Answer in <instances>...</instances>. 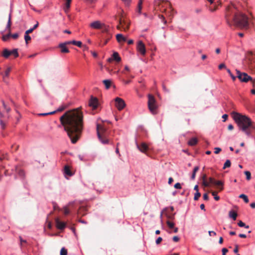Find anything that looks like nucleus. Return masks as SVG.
<instances>
[{
    "instance_id": "nucleus-61",
    "label": "nucleus",
    "mask_w": 255,
    "mask_h": 255,
    "mask_svg": "<svg viewBox=\"0 0 255 255\" xmlns=\"http://www.w3.org/2000/svg\"><path fill=\"white\" fill-rule=\"evenodd\" d=\"M228 129L229 130H232L234 129V126L230 124L228 126Z\"/></svg>"
},
{
    "instance_id": "nucleus-50",
    "label": "nucleus",
    "mask_w": 255,
    "mask_h": 255,
    "mask_svg": "<svg viewBox=\"0 0 255 255\" xmlns=\"http://www.w3.org/2000/svg\"><path fill=\"white\" fill-rule=\"evenodd\" d=\"M71 1L72 0H66L65 5L67 6V7H70Z\"/></svg>"
},
{
    "instance_id": "nucleus-46",
    "label": "nucleus",
    "mask_w": 255,
    "mask_h": 255,
    "mask_svg": "<svg viewBox=\"0 0 255 255\" xmlns=\"http://www.w3.org/2000/svg\"><path fill=\"white\" fill-rule=\"evenodd\" d=\"M63 210L65 215H67L69 213V210L67 207H65L63 209Z\"/></svg>"
},
{
    "instance_id": "nucleus-29",
    "label": "nucleus",
    "mask_w": 255,
    "mask_h": 255,
    "mask_svg": "<svg viewBox=\"0 0 255 255\" xmlns=\"http://www.w3.org/2000/svg\"><path fill=\"white\" fill-rule=\"evenodd\" d=\"M11 25V14H9V17H8V20L7 24L6 25V28L8 29V31H9V30H10Z\"/></svg>"
},
{
    "instance_id": "nucleus-18",
    "label": "nucleus",
    "mask_w": 255,
    "mask_h": 255,
    "mask_svg": "<svg viewBox=\"0 0 255 255\" xmlns=\"http://www.w3.org/2000/svg\"><path fill=\"white\" fill-rule=\"evenodd\" d=\"M59 47L60 48L61 52L62 53H67L69 52V50H68L66 46L65 45V44L60 43L59 45Z\"/></svg>"
},
{
    "instance_id": "nucleus-3",
    "label": "nucleus",
    "mask_w": 255,
    "mask_h": 255,
    "mask_svg": "<svg viewBox=\"0 0 255 255\" xmlns=\"http://www.w3.org/2000/svg\"><path fill=\"white\" fill-rule=\"evenodd\" d=\"M232 115L239 129L244 132L248 136H251L253 132L255 130V124L245 115L236 112H233Z\"/></svg>"
},
{
    "instance_id": "nucleus-40",
    "label": "nucleus",
    "mask_w": 255,
    "mask_h": 255,
    "mask_svg": "<svg viewBox=\"0 0 255 255\" xmlns=\"http://www.w3.org/2000/svg\"><path fill=\"white\" fill-rule=\"evenodd\" d=\"M60 255H67V251L64 248H62L60 251Z\"/></svg>"
},
{
    "instance_id": "nucleus-27",
    "label": "nucleus",
    "mask_w": 255,
    "mask_h": 255,
    "mask_svg": "<svg viewBox=\"0 0 255 255\" xmlns=\"http://www.w3.org/2000/svg\"><path fill=\"white\" fill-rule=\"evenodd\" d=\"M239 198L243 199L244 200V201H245V202L246 203H248L249 202V200L248 199V196L247 195H246L245 194H241L239 196Z\"/></svg>"
},
{
    "instance_id": "nucleus-42",
    "label": "nucleus",
    "mask_w": 255,
    "mask_h": 255,
    "mask_svg": "<svg viewBox=\"0 0 255 255\" xmlns=\"http://www.w3.org/2000/svg\"><path fill=\"white\" fill-rule=\"evenodd\" d=\"M10 70H11L10 68H9V67L7 68L6 69V70L5 71L4 76H5V77L8 76L9 73L10 72Z\"/></svg>"
},
{
    "instance_id": "nucleus-23",
    "label": "nucleus",
    "mask_w": 255,
    "mask_h": 255,
    "mask_svg": "<svg viewBox=\"0 0 255 255\" xmlns=\"http://www.w3.org/2000/svg\"><path fill=\"white\" fill-rule=\"evenodd\" d=\"M229 217L234 220H236L238 216L237 213L233 210H231L229 212Z\"/></svg>"
},
{
    "instance_id": "nucleus-8",
    "label": "nucleus",
    "mask_w": 255,
    "mask_h": 255,
    "mask_svg": "<svg viewBox=\"0 0 255 255\" xmlns=\"http://www.w3.org/2000/svg\"><path fill=\"white\" fill-rule=\"evenodd\" d=\"M90 26L94 29H102L103 32H106L108 31V29L106 25L98 20L91 23Z\"/></svg>"
},
{
    "instance_id": "nucleus-14",
    "label": "nucleus",
    "mask_w": 255,
    "mask_h": 255,
    "mask_svg": "<svg viewBox=\"0 0 255 255\" xmlns=\"http://www.w3.org/2000/svg\"><path fill=\"white\" fill-rule=\"evenodd\" d=\"M137 147L141 152L143 153H145L148 149L147 145L144 142H142L139 144H137Z\"/></svg>"
},
{
    "instance_id": "nucleus-16",
    "label": "nucleus",
    "mask_w": 255,
    "mask_h": 255,
    "mask_svg": "<svg viewBox=\"0 0 255 255\" xmlns=\"http://www.w3.org/2000/svg\"><path fill=\"white\" fill-rule=\"evenodd\" d=\"M15 172L20 177L24 178L25 177V173L23 169L19 167H15Z\"/></svg>"
},
{
    "instance_id": "nucleus-39",
    "label": "nucleus",
    "mask_w": 255,
    "mask_h": 255,
    "mask_svg": "<svg viewBox=\"0 0 255 255\" xmlns=\"http://www.w3.org/2000/svg\"><path fill=\"white\" fill-rule=\"evenodd\" d=\"M227 71L229 74L230 76L231 77L232 80L233 81H235V80L236 79V77H235V76L233 75V74L232 73L231 70L229 69H227Z\"/></svg>"
},
{
    "instance_id": "nucleus-51",
    "label": "nucleus",
    "mask_w": 255,
    "mask_h": 255,
    "mask_svg": "<svg viewBox=\"0 0 255 255\" xmlns=\"http://www.w3.org/2000/svg\"><path fill=\"white\" fill-rule=\"evenodd\" d=\"M174 188L176 189H181V185L180 183H176L174 186Z\"/></svg>"
},
{
    "instance_id": "nucleus-21",
    "label": "nucleus",
    "mask_w": 255,
    "mask_h": 255,
    "mask_svg": "<svg viewBox=\"0 0 255 255\" xmlns=\"http://www.w3.org/2000/svg\"><path fill=\"white\" fill-rule=\"evenodd\" d=\"M198 142V139L196 137H193L191 138L188 142V145L190 146H194Z\"/></svg>"
},
{
    "instance_id": "nucleus-45",
    "label": "nucleus",
    "mask_w": 255,
    "mask_h": 255,
    "mask_svg": "<svg viewBox=\"0 0 255 255\" xmlns=\"http://www.w3.org/2000/svg\"><path fill=\"white\" fill-rule=\"evenodd\" d=\"M238 251H239V246L238 245H235V249L234 250V252L235 254H237V255H240V254H238Z\"/></svg>"
},
{
    "instance_id": "nucleus-2",
    "label": "nucleus",
    "mask_w": 255,
    "mask_h": 255,
    "mask_svg": "<svg viewBox=\"0 0 255 255\" xmlns=\"http://www.w3.org/2000/svg\"><path fill=\"white\" fill-rule=\"evenodd\" d=\"M236 7L234 5L228 6L226 8V18L229 25L232 21L236 26L241 28H247L249 25L248 18L239 11H235Z\"/></svg>"
},
{
    "instance_id": "nucleus-13",
    "label": "nucleus",
    "mask_w": 255,
    "mask_h": 255,
    "mask_svg": "<svg viewBox=\"0 0 255 255\" xmlns=\"http://www.w3.org/2000/svg\"><path fill=\"white\" fill-rule=\"evenodd\" d=\"M109 62H111L113 60H115L117 62H120L121 61V58L119 56V54L118 52H115L113 54L112 57L108 59Z\"/></svg>"
},
{
    "instance_id": "nucleus-33",
    "label": "nucleus",
    "mask_w": 255,
    "mask_h": 255,
    "mask_svg": "<svg viewBox=\"0 0 255 255\" xmlns=\"http://www.w3.org/2000/svg\"><path fill=\"white\" fill-rule=\"evenodd\" d=\"M11 33H10V30H9V31H8V33L6 35H3L2 38L3 41H6L10 36Z\"/></svg>"
},
{
    "instance_id": "nucleus-7",
    "label": "nucleus",
    "mask_w": 255,
    "mask_h": 255,
    "mask_svg": "<svg viewBox=\"0 0 255 255\" xmlns=\"http://www.w3.org/2000/svg\"><path fill=\"white\" fill-rule=\"evenodd\" d=\"M237 77L242 82L247 83L249 81H252V78L246 73L241 72L239 70H236Z\"/></svg>"
},
{
    "instance_id": "nucleus-4",
    "label": "nucleus",
    "mask_w": 255,
    "mask_h": 255,
    "mask_svg": "<svg viewBox=\"0 0 255 255\" xmlns=\"http://www.w3.org/2000/svg\"><path fill=\"white\" fill-rule=\"evenodd\" d=\"M101 122L104 123L102 120ZM97 132L98 138L103 144H106L109 143L110 139L108 137L107 128L105 126L104 123H100L99 120L97 125Z\"/></svg>"
},
{
    "instance_id": "nucleus-44",
    "label": "nucleus",
    "mask_w": 255,
    "mask_h": 255,
    "mask_svg": "<svg viewBox=\"0 0 255 255\" xmlns=\"http://www.w3.org/2000/svg\"><path fill=\"white\" fill-rule=\"evenodd\" d=\"M221 151V148L220 147H215L214 148V153L215 154H218Z\"/></svg>"
},
{
    "instance_id": "nucleus-25",
    "label": "nucleus",
    "mask_w": 255,
    "mask_h": 255,
    "mask_svg": "<svg viewBox=\"0 0 255 255\" xmlns=\"http://www.w3.org/2000/svg\"><path fill=\"white\" fill-rule=\"evenodd\" d=\"M103 83L104 84L107 89H109L111 87V81L110 80H104L103 81Z\"/></svg>"
},
{
    "instance_id": "nucleus-19",
    "label": "nucleus",
    "mask_w": 255,
    "mask_h": 255,
    "mask_svg": "<svg viewBox=\"0 0 255 255\" xmlns=\"http://www.w3.org/2000/svg\"><path fill=\"white\" fill-rule=\"evenodd\" d=\"M64 172L66 175L69 176H71L73 174L70 170V167L68 165H65L64 166Z\"/></svg>"
},
{
    "instance_id": "nucleus-36",
    "label": "nucleus",
    "mask_w": 255,
    "mask_h": 255,
    "mask_svg": "<svg viewBox=\"0 0 255 255\" xmlns=\"http://www.w3.org/2000/svg\"><path fill=\"white\" fill-rule=\"evenodd\" d=\"M166 224H167L168 227H169V228H170V229L174 228V223L171 222L169 221H167L166 222Z\"/></svg>"
},
{
    "instance_id": "nucleus-62",
    "label": "nucleus",
    "mask_w": 255,
    "mask_h": 255,
    "mask_svg": "<svg viewBox=\"0 0 255 255\" xmlns=\"http://www.w3.org/2000/svg\"><path fill=\"white\" fill-rule=\"evenodd\" d=\"M65 107L64 106L58 108L57 110V112H61L63 111L65 109Z\"/></svg>"
},
{
    "instance_id": "nucleus-20",
    "label": "nucleus",
    "mask_w": 255,
    "mask_h": 255,
    "mask_svg": "<svg viewBox=\"0 0 255 255\" xmlns=\"http://www.w3.org/2000/svg\"><path fill=\"white\" fill-rule=\"evenodd\" d=\"M1 55L5 58H8L10 55V51L6 48H4L1 53Z\"/></svg>"
},
{
    "instance_id": "nucleus-49",
    "label": "nucleus",
    "mask_w": 255,
    "mask_h": 255,
    "mask_svg": "<svg viewBox=\"0 0 255 255\" xmlns=\"http://www.w3.org/2000/svg\"><path fill=\"white\" fill-rule=\"evenodd\" d=\"M210 184L211 183H210L209 181L208 182L207 181V180L203 181V185L205 187H208Z\"/></svg>"
},
{
    "instance_id": "nucleus-26",
    "label": "nucleus",
    "mask_w": 255,
    "mask_h": 255,
    "mask_svg": "<svg viewBox=\"0 0 255 255\" xmlns=\"http://www.w3.org/2000/svg\"><path fill=\"white\" fill-rule=\"evenodd\" d=\"M10 55H13L14 58L18 57L19 54L17 49H13L12 50L10 51Z\"/></svg>"
},
{
    "instance_id": "nucleus-47",
    "label": "nucleus",
    "mask_w": 255,
    "mask_h": 255,
    "mask_svg": "<svg viewBox=\"0 0 255 255\" xmlns=\"http://www.w3.org/2000/svg\"><path fill=\"white\" fill-rule=\"evenodd\" d=\"M162 238L161 237H158L156 241H155V243L157 245H159V244H160V243L162 242Z\"/></svg>"
},
{
    "instance_id": "nucleus-31",
    "label": "nucleus",
    "mask_w": 255,
    "mask_h": 255,
    "mask_svg": "<svg viewBox=\"0 0 255 255\" xmlns=\"http://www.w3.org/2000/svg\"><path fill=\"white\" fill-rule=\"evenodd\" d=\"M238 225L240 227H245V228L248 229L249 228V226L246 225V224L243 223L242 221H239L238 223Z\"/></svg>"
},
{
    "instance_id": "nucleus-1",
    "label": "nucleus",
    "mask_w": 255,
    "mask_h": 255,
    "mask_svg": "<svg viewBox=\"0 0 255 255\" xmlns=\"http://www.w3.org/2000/svg\"><path fill=\"white\" fill-rule=\"evenodd\" d=\"M83 118L82 113L79 109H76L66 112L60 118L73 143H75L80 137L83 127Z\"/></svg>"
},
{
    "instance_id": "nucleus-9",
    "label": "nucleus",
    "mask_w": 255,
    "mask_h": 255,
    "mask_svg": "<svg viewBox=\"0 0 255 255\" xmlns=\"http://www.w3.org/2000/svg\"><path fill=\"white\" fill-rule=\"evenodd\" d=\"M115 106L119 111H121L126 106V104L122 99L117 97L115 99Z\"/></svg>"
},
{
    "instance_id": "nucleus-59",
    "label": "nucleus",
    "mask_w": 255,
    "mask_h": 255,
    "mask_svg": "<svg viewBox=\"0 0 255 255\" xmlns=\"http://www.w3.org/2000/svg\"><path fill=\"white\" fill-rule=\"evenodd\" d=\"M208 233H209V236H211L212 235H213V236L216 235V233L214 231H209L208 232Z\"/></svg>"
},
{
    "instance_id": "nucleus-10",
    "label": "nucleus",
    "mask_w": 255,
    "mask_h": 255,
    "mask_svg": "<svg viewBox=\"0 0 255 255\" xmlns=\"http://www.w3.org/2000/svg\"><path fill=\"white\" fill-rule=\"evenodd\" d=\"M209 182L211 184H213L219 188V191H221L223 190L224 183L221 181H216L214 178L210 177L209 178Z\"/></svg>"
},
{
    "instance_id": "nucleus-12",
    "label": "nucleus",
    "mask_w": 255,
    "mask_h": 255,
    "mask_svg": "<svg viewBox=\"0 0 255 255\" xmlns=\"http://www.w3.org/2000/svg\"><path fill=\"white\" fill-rule=\"evenodd\" d=\"M89 106L92 107L93 109H96L98 106V101L97 98L91 96L89 102Z\"/></svg>"
},
{
    "instance_id": "nucleus-37",
    "label": "nucleus",
    "mask_w": 255,
    "mask_h": 255,
    "mask_svg": "<svg viewBox=\"0 0 255 255\" xmlns=\"http://www.w3.org/2000/svg\"><path fill=\"white\" fill-rule=\"evenodd\" d=\"M245 174L246 175V178L248 180H249L251 178V174L250 171H246Z\"/></svg>"
},
{
    "instance_id": "nucleus-24",
    "label": "nucleus",
    "mask_w": 255,
    "mask_h": 255,
    "mask_svg": "<svg viewBox=\"0 0 255 255\" xmlns=\"http://www.w3.org/2000/svg\"><path fill=\"white\" fill-rule=\"evenodd\" d=\"M86 208L85 207H81L78 211V214L82 216L86 214Z\"/></svg>"
},
{
    "instance_id": "nucleus-6",
    "label": "nucleus",
    "mask_w": 255,
    "mask_h": 255,
    "mask_svg": "<svg viewBox=\"0 0 255 255\" xmlns=\"http://www.w3.org/2000/svg\"><path fill=\"white\" fill-rule=\"evenodd\" d=\"M148 107L150 112L153 115L157 114V106L155 98L151 95L148 96Z\"/></svg>"
},
{
    "instance_id": "nucleus-15",
    "label": "nucleus",
    "mask_w": 255,
    "mask_h": 255,
    "mask_svg": "<svg viewBox=\"0 0 255 255\" xmlns=\"http://www.w3.org/2000/svg\"><path fill=\"white\" fill-rule=\"evenodd\" d=\"M55 223L56 227L58 229L62 230L65 227V223L61 222L58 218H56L55 220Z\"/></svg>"
},
{
    "instance_id": "nucleus-30",
    "label": "nucleus",
    "mask_w": 255,
    "mask_h": 255,
    "mask_svg": "<svg viewBox=\"0 0 255 255\" xmlns=\"http://www.w3.org/2000/svg\"><path fill=\"white\" fill-rule=\"evenodd\" d=\"M211 193L215 200L218 201L220 199V197L217 195L218 193L217 191H211Z\"/></svg>"
},
{
    "instance_id": "nucleus-11",
    "label": "nucleus",
    "mask_w": 255,
    "mask_h": 255,
    "mask_svg": "<svg viewBox=\"0 0 255 255\" xmlns=\"http://www.w3.org/2000/svg\"><path fill=\"white\" fill-rule=\"evenodd\" d=\"M137 50L143 56H144L146 53V49L145 45L141 41L138 42L137 47Z\"/></svg>"
},
{
    "instance_id": "nucleus-60",
    "label": "nucleus",
    "mask_w": 255,
    "mask_h": 255,
    "mask_svg": "<svg viewBox=\"0 0 255 255\" xmlns=\"http://www.w3.org/2000/svg\"><path fill=\"white\" fill-rule=\"evenodd\" d=\"M203 199L205 200H208V199H209V197H208V195L207 193H205L204 195H203Z\"/></svg>"
},
{
    "instance_id": "nucleus-58",
    "label": "nucleus",
    "mask_w": 255,
    "mask_h": 255,
    "mask_svg": "<svg viewBox=\"0 0 255 255\" xmlns=\"http://www.w3.org/2000/svg\"><path fill=\"white\" fill-rule=\"evenodd\" d=\"M222 252L223 255H226V254L228 252V250L226 248H223L222 250Z\"/></svg>"
},
{
    "instance_id": "nucleus-41",
    "label": "nucleus",
    "mask_w": 255,
    "mask_h": 255,
    "mask_svg": "<svg viewBox=\"0 0 255 255\" xmlns=\"http://www.w3.org/2000/svg\"><path fill=\"white\" fill-rule=\"evenodd\" d=\"M201 196V194L199 192H196L195 193L194 199V200H198Z\"/></svg>"
},
{
    "instance_id": "nucleus-63",
    "label": "nucleus",
    "mask_w": 255,
    "mask_h": 255,
    "mask_svg": "<svg viewBox=\"0 0 255 255\" xmlns=\"http://www.w3.org/2000/svg\"><path fill=\"white\" fill-rule=\"evenodd\" d=\"M239 236L241 238H247V236L244 234H240L239 235Z\"/></svg>"
},
{
    "instance_id": "nucleus-5",
    "label": "nucleus",
    "mask_w": 255,
    "mask_h": 255,
    "mask_svg": "<svg viewBox=\"0 0 255 255\" xmlns=\"http://www.w3.org/2000/svg\"><path fill=\"white\" fill-rule=\"evenodd\" d=\"M130 24L129 20L121 14L119 19V24L117 26V28L124 31H127L129 28Z\"/></svg>"
},
{
    "instance_id": "nucleus-52",
    "label": "nucleus",
    "mask_w": 255,
    "mask_h": 255,
    "mask_svg": "<svg viewBox=\"0 0 255 255\" xmlns=\"http://www.w3.org/2000/svg\"><path fill=\"white\" fill-rule=\"evenodd\" d=\"M180 239L178 236H174L173 237V241L175 242H178Z\"/></svg>"
},
{
    "instance_id": "nucleus-64",
    "label": "nucleus",
    "mask_w": 255,
    "mask_h": 255,
    "mask_svg": "<svg viewBox=\"0 0 255 255\" xmlns=\"http://www.w3.org/2000/svg\"><path fill=\"white\" fill-rule=\"evenodd\" d=\"M199 169V167L198 166H196L194 167L193 169V172L194 173H196Z\"/></svg>"
},
{
    "instance_id": "nucleus-43",
    "label": "nucleus",
    "mask_w": 255,
    "mask_h": 255,
    "mask_svg": "<svg viewBox=\"0 0 255 255\" xmlns=\"http://www.w3.org/2000/svg\"><path fill=\"white\" fill-rule=\"evenodd\" d=\"M0 125L2 129L5 128V126H6L5 124L3 122V121L1 119H0Z\"/></svg>"
},
{
    "instance_id": "nucleus-54",
    "label": "nucleus",
    "mask_w": 255,
    "mask_h": 255,
    "mask_svg": "<svg viewBox=\"0 0 255 255\" xmlns=\"http://www.w3.org/2000/svg\"><path fill=\"white\" fill-rule=\"evenodd\" d=\"M218 68L220 70H221L223 68H226V65H225V64L224 63H222L221 64H220L218 66Z\"/></svg>"
},
{
    "instance_id": "nucleus-55",
    "label": "nucleus",
    "mask_w": 255,
    "mask_h": 255,
    "mask_svg": "<svg viewBox=\"0 0 255 255\" xmlns=\"http://www.w3.org/2000/svg\"><path fill=\"white\" fill-rule=\"evenodd\" d=\"M70 7H67V6L65 5V6L63 8V9L65 13H67L69 10Z\"/></svg>"
},
{
    "instance_id": "nucleus-53",
    "label": "nucleus",
    "mask_w": 255,
    "mask_h": 255,
    "mask_svg": "<svg viewBox=\"0 0 255 255\" xmlns=\"http://www.w3.org/2000/svg\"><path fill=\"white\" fill-rule=\"evenodd\" d=\"M126 5H128L131 1V0H122Z\"/></svg>"
},
{
    "instance_id": "nucleus-57",
    "label": "nucleus",
    "mask_w": 255,
    "mask_h": 255,
    "mask_svg": "<svg viewBox=\"0 0 255 255\" xmlns=\"http://www.w3.org/2000/svg\"><path fill=\"white\" fill-rule=\"evenodd\" d=\"M10 36H11L13 39H16L18 37V34L17 33H14L13 34H11Z\"/></svg>"
},
{
    "instance_id": "nucleus-56",
    "label": "nucleus",
    "mask_w": 255,
    "mask_h": 255,
    "mask_svg": "<svg viewBox=\"0 0 255 255\" xmlns=\"http://www.w3.org/2000/svg\"><path fill=\"white\" fill-rule=\"evenodd\" d=\"M33 30H34V29H33V28H30L29 29L26 30L25 32V33L26 34H29V33L32 32V31Z\"/></svg>"
},
{
    "instance_id": "nucleus-22",
    "label": "nucleus",
    "mask_w": 255,
    "mask_h": 255,
    "mask_svg": "<svg viewBox=\"0 0 255 255\" xmlns=\"http://www.w3.org/2000/svg\"><path fill=\"white\" fill-rule=\"evenodd\" d=\"M207 8L209 9V11L212 12L215 11L218 8V6L216 4H212V5H207Z\"/></svg>"
},
{
    "instance_id": "nucleus-35",
    "label": "nucleus",
    "mask_w": 255,
    "mask_h": 255,
    "mask_svg": "<svg viewBox=\"0 0 255 255\" xmlns=\"http://www.w3.org/2000/svg\"><path fill=\"white\" fill-rule=\"evenodd\" d=\"M56 112V111H53L52 112H49V113L39 114L38 115L40 116H47V115H53V114H55Z\"/></svg>"
},
{
    "instance_id": "nucleus-34",
    "label": "nucleus",
    "mask_w": 255,
    "mask_h": 255,
    "mask_svg": "<svg viewBox=\"0 0 255 255\" xmlns=\"http://www.w3.org/2000/svg\"><path fill=\"white\" fill-rule=\"evenodd\" d=\"M141 8H142V0H140L139 2H138V7H137V12L139 13H140L141 10Z\"/></svg>"
},
{
    "instance_id": "nucleus-38",
    "label": "nucleus",
    "mask_w": 255,
    "mask_h": 255,
    "mask_svg": "<svg viewBox=\"0 0 255 255\" xmlns=\"http://www.w3.org/2000/svg\"><path fill=\"white\" fill-rule=\"evenodd\" d=\"M24 39L26 43L27 44L28 41L31 40V37L29 35V34H26L25 33Z\"/></svg>"
},
{
    "instance_id": "nucleus-17",
    "label": "nucleus",
    "mask_w": 255,
    "mask_h": 255,
    "mask_svg": "<svg viewBox=\"0 0 255 255\" xmlns=\"http://www.w3.org/2000/svg\"><path fill=\"white\" fill-rule=\"evenodd\" d=\"M116 39L118 42L121 43L125 42L127 40L126 37H125L122 34H118L116 35Z\"/></svg>"
},
{
    "instance_id": "nucleus-48",
    "label": "nucleus",
    "mask_w": 255,
    "mask_h": 255,
    "mask_svg": "<svg viewBox=\"0 0 255 255\" xmlns=\"http://www.w3.org/2000/svg\"><path fill=\"white\" fill-rule=\"evenodd\" d=\"M159 18L161 19V21L164 23L166 24V20H165L164 17L162 15H160L159 16Z\"/></svg>"
},
{
    "instance_id": "nucleus-32",
    "label": "nucleus",
    "mask_w": 255,
    "mask_h": 255,
    "mask_svg": "<svg viewBox=\"0 0 255 255\" xmlns=\"http://www.w3.org/2000/svg\"><path fill=\"white\" fill-rule=\"evenodd\" d=\"M72 44L76 45L79 47H81L82 46V43L81 41L72 40Z\"/></svg>"
},
{
    "instance_id": "nucleus-28",
    "label": "nucleus",
    "mask_w": 255,
    "mask_h": 255,
    "mask_svg": "<svg viewBox=\"0 0 255 255\" xmlns=\"http://www.w3.org/2000/svg\"><path fill=\"white\" fill-rule=\"evenodd\" d=\"M231 162L230 160L228 159L226 161L225 163H224L223 169H225L226 168H229L231 166Z\"/></svg>"
}]
</instances>
